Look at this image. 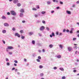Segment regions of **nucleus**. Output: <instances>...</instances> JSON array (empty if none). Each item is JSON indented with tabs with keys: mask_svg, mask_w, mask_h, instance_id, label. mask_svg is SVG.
Masks as SVG:
<instances>
[{
	"mask_svg": "<svg viewBox=\"0 0 79 79\" xmlns=\"http://www.w3.org/2000/svg\"><path fill=\"white\" fill-rule=\"evenodd\" d=\"M15 36H17V37H20V35H19V34L18 33H16L15 34Z\"/></svg>",
	"mask_w": 79,
	"mask_h": 79,
	"instance_id": "3",
	"label": "nucleus"
},
{
	"mask_svg": "<svg viewBox=\"0 0 79 79\" xmlns=\"http://www.w3.org/2000/svg\"><path fill=\"white\" fill-rule=\"evenodd\" d=\"M35 18H37V16H38V15H37V14H35Z\"/></svg>",
	"mask_w": 79,
	"mask_h": 79,
	"instance_id": "34",
	"label": "nucleus"
},
{
	"mask_svg": "<svg viewBox=\"0 0 79 79\" xmlns=\"http://www.w3.org/2000/svg\"><path fill=\"white\" fill-rule=\"evenodd\" d=\"M68 50L70 52V51H71V50H72V48L70 47H69L68 48Z\"/></svg>",
	"mask_w": 79,
	"mask_h": 79,
	"instance_id": "7",
	"label": "nucleus"
},
{
	"mask_svg": "<svg viewBox=\"0 0 79 79\" xmlns=\"http://www.w3.org/2000/svg\"><path fill=\"white\" fill-rule=\"evenodd\" d=\"M36 8L37 9H39L40 8V7H39V5H38L36 6Z\"/></svg>",
	"mask_w": 79,
	"mask_h": 79,
	"instance_id": "20",
	"label": "nucleus"
},
{
	"mask_svg": "<svg viewBox=\"0 0 79 79\" xmlns=\"http://www.w3.org/2000/svg\"><path fill=\"white\" fill-rule=\"evenodd\" d=\"M60 4H63V2L61 1L60 2Z\"/></svg>",
	"mask_w": 79,
	"mask_h": 79,
	"instance_id": "45",
	"label": "nucleus"
},
{
	"mask_svg": "<svg viewBox=\"0 0 79 79\" xmlns=\"http://www.w3.org/2000/svg\"><path fill=\"white\" fill-rule=\"evenodd\" d=\"M12 30H13V31H15V28H13L12 29Z\"/></svg>",
	"mask_w": 79,
	"mask_h": 79,
	"instance_id": "41",
	"label": "nucleus"
},
{
	"mask_svg": "<svg viewBox=\"0 0 79 79\" xmlns=\"http://www.w3.org/2000/svg\"><path fill=\"white\" fill-rule=\"evenodd\" d=\"M14 66H17V64H15V63H14Z\"/></svg>",
	"mask_w": 79,
	"mask_h": 79,
	"instance_id": "49",
	"label": "nucleus"
},
{
	"mask_svg": "<svg viewBox=\"0 0 79 79\" xmlns=\"http://www.w3.org/2000/svg\"><path fill=\"white\" fill-rule=\"evenodd\" d=\"M45 11H42L41 12L42 14H43V15H44L45 13Z\"/></svg>",
	"mask_w": 79,
	"mask_h": 79,
	"instance_id": "24",
	"label": "nucleus"
},
{
	"mask_svg": "<svg viewBox=\"0 0 79 79\" xmlns=\"http://www.w3.org/2000/svg\"><path fill=\"white\" fill-rule=\"evenodd\" d=\"M33 10H34V11H37V9L35 8H32Z\"/></svg>",
	"mask_w": 79,
	"mask_h": 79,
	"instance_id": "16",
	"label": "nucleus"
},
{
	"mask_svg": "<svg viewBox=\"0 0 79 79\" xmlns=\"http://www.w3.org/2000/svg\"><path fill=\"white\" fill-rule=\"evenodd\" d=\"M66 32H69V30H66Z\"/></svg>",
	"mask_w": 79,
	"mask_h": 79,
	"instance_id": "42",
	"label": "nucleus"
},
{
	"mask_svg": "<svg viewBox=\"0 0 79 79\" xmlns=\"http://www.w3.org/2000/svg\"><path fill=\"white\" fill-rule=\"evenodd\" d=\"M17 6H21V3H18L17 5Z\"/></svg>",
	"mask_w": 79,
	"mask_h": 79,
	"instance_id": "17",
	"label": "nucleus"
},
{
	"mask_svg": "<svg viewBox=\"0 0 79 79\" xmlns=\"http://www.w3.org/2000/svg\"><path fill=\"white\" fill-rule=\"evenodd\" d=\"M25 21H24V20H23V21H22V23H25Z\"/></svg>",
	"mask_w": 79,
	"mask_h": 79,
	"instance_id": "47",
	"label": "nucleus"
},
{
	"mask_svg": "<svg viewBox=\"0 0 79 79\" xmlns=\"http://www.w3.org/2000/svg\"><path fill=\"white\" fill-rule=\"evenodd\" d=\"M14 62L15 63H18V61L16 60H14Z\"/></svg>",
	"mask_w": 79,
	"mask_h": 79,
	"instance_id": "30",
	"label": "nucleus"
},
{
	"mask_svg": "<svg viewBox=\"0 0 79 79\" xmlns=\"http://www.w3.org/2000/svg\"><path fill=\"white\" fill-rule=\"evenodd\" d=\"M46 29H47V30H48V31H49L50 30V29L48 27H47Z\"/></svg>",
	"mask_w": 79,
	"mask_h": 79,
	"instance_id": "36",
	"label": "nucleus"
},
{
	"mask_svg": "<svg viewBox=\"0 0 79 79\" xmlns=\"http://www.w3.org/2000/svg\"><path fill=\"white\" fill-rule=\"evenodd\" d=\"M15 68H13L12 69V70H15Z\"/></svg>",
	"mask_w": 79,
	"mask_h": 79,
	"instance_id": "46",
	"label": "nucleus"
},
{
	"mask_svg": "<svg viewBox=\"0 0 79 79\" xmlns=\"http://www.w3.org/2000/svg\"><path fill=\"white\" fill-rule=\"evenodd\" d=\"M67 13L69 15H71V12L68 10H67Z\"/></svg>",
	"mask_w": 79,
	"mask_h": 79,
	"instance_id": "9",
	"label": "nucleus"
},
{
	"mask_svg": "<svg viewBox=\"0 0 79 79\" xmlns=\"http://www.w3.org/2000/svg\"><path fill=\"white\" fill-rule=\"evenodd\" d=\"M77 38H73V40H76Z\"/></svg>",
	"mask_w": 79,
	"mask_h": 79,
	"instance_id": "37",
	"label": "nucleus"
},
{
	"mask_svg": "<svg viewBox=\"0 0 79 79\" xmlns=\"http://www.w3.org/2000/svg\"><path fill=\"white\" fill-rule=\"evenodd\" d=\"M77 33H79V30H78L77 31Z\"/></svg>",
	"mask_w": 79,
	"mask_h": 79,
	"instance_id": "61",
	"label": "nucleus"
},
{
	"mask_svg": "<svg viewBox=\"0 0 79 79\" xmlns=\"http://www.w3.org/2000/svg\"><path fill=\"white\" fill-rule=\"evenodd\" d=\"M77 71L76 70H73L74 73H76Z\"/></svg>",
	"mask_w": 79,
	"mask_h": 79,
	"instance_id": "38",
	"label": "nucleus"
},
{
	"mask_svg": "<svg viewBox=\"0 0 79 79\" xmlns=\"http://www.w3.org/2000/svg\"><path fill=\"white\" fill-rule=\"evenodd\" d=\"M53 69H57V67H55L53 68Z\"/></svg>",
	"mask_w": 79,
	"mask_h": 79,
	"instance_id": "35",
	"label": "nucleus"
},
{
	"mask_svg": "<svg viewBox=\"0 0 79 79\" xmlns=\"http://www.w3.org/2000/svg\"><path fill=\"white\" fill-rule=\"evenodd\" d=\"M7 15H10V13L9 12H7Z\"/></svg>",
	"mask_w": 79,
	"mask_h": 79,
	"instance_id": "40",
	"label": "nucleus"
},
{
	"mask_svg": "<svg viewBox=\"0 0 79 79\" xmlns=\"http://www.w3.org/2000/svg\"><path fill=\"white\" fill-rule=\"evenodd\" d=\"M38 59L40 60V59H41V57H40V56H38Z\"/></svg>",
	"mask_w": 79,
	"mask_h": 79,
	"instance_id": "31",
	"label": "nucleus"
},
{
	"mask_svg": "<svg viewBox=\"0 0 79 79\" xmlns=\"http://www.w3.org/2000/svg\"><path fill=\"white\" fill-rule=\"evenodd\" d=\"M60 8V7H56V9H58Z\"/></svg>",
	"mask_w": 79,
	"mask_h": 79,
	"instance_id": "53",
	"label": "nucleus"
},
{
	"mask_svg": "<svg viewBox=\"0 0 79 79\" xmlns=\"http://www.w3.org/2000/svg\"><path fill=\"white\" fill-rule=\"evenodd\" d=\"M59 46L61 48H63V46L61 44Z\"/></svg>",
	"mask_w": 79,
	"mask_h": 79,
	"instance_id": "28",
	"label": "nucleus"
},
{
	"mask_svg": "<svg viewBox=\"0 0 79 79\" xmlns=\"http://www.w3.org/2000/svg\"><path fill=\"white\" fill-rule=\"evenodd\" d=\"M40 31H43L44 29H45V27L44 26H41L40 28Z\"/></svg>",
	"mask_w": 79,
	"mask_h": 79,
	"instance_id": "2",
	"label": "nucleus"
},
{
	"mask_svg": "<svg viewBox=\"0 0 79 79\" xmlns=\"http://www.w3.org/2000/svg\"><path fill=\"white\" fill-rule=\"evenodd\" d=\"M2 19H6V17L5 16H3L2 17Z\"/></svg>",
	"mask_w": 79,
	"mask_h": 79,
	"instance_id": "15",
	"label": "nucleus"
},
{
	"mask_svg": "<svg viewBox=\"0 0 79 79\" xmlns=\"http://www.w3.org/2000/svg\"><path fill=\"white\" fill-rule=\"evenodd\" d=\"M42 23H43L44 24H45V21H44V20H43L42 21Z\"/></svg>",
	"mask_w": 79,
	"mask_h": 79,
	"instance_id": "32",
	"label": "nucleus"
},
{
	"mask_svg": "<svg viewBox=\"0 0 79 79\" xmlns=\"http://www.w3.org/2000/svg\"><path fill=\"white\" fill-rule=\"evenodd\" d=\"M9 53L10 55H11V54H12V53L10 52H9Z\"/></svg>",
	"mask_w": 79,
	"mask_h": 79,
	"instance_id": "54",
	"label": "nucleus"
},
{
	"mask_svg": "<svg viewBox=\"0 0 79 79\" xmlns=\"http://www.w3.org/2000/svg\"><path fill=\"white\" fill-rule=\"evenodd\" d=\"M73 48H74L75 50L77 49V46H75L73 47Z\"/></svg>",
	"mask_w": 79,
	"mask_h": 79,
	"instance_id": "21",
	"label": "nucleus"
},
{
	"mask_svg": "<svg viewBox=\"0 0 79 79\" xmlns=\"http://www.w3.org/2000/svg\"><path fill=\"white\" fill-rule=\"evenodd\" d=\"M66 31V30H65V29H64L63 30V32H65Z\"/></svg>",
	"mask_w": 79,
	"mask_h": 79,
	"instance_id": "56",
	"label": "nucleus"
},
{
	"mask_svg": "<svg viewBox=\"0 0 79 79\" xmlns=\"http://www.w3.org/2000/svg\"><path fill=\"white\" fill-rule=\"evenodd\" d=\"M50 2H48V4H50Z\"/></svg>",
	"mask_w": 79,
	"mask_h": 79,
	"instance_id": "58",
	"label": "nucleus"
},
{
	"mask_svg": "<svg viewBox=\"0 0 79 79\" xmlns=\"http://www.w3.org/2000/svg\"><path fill=\"white\" fill-rule=\"evenodd\" d=\"M59 35H62V33H60L59 34Z\"/></svg>",
	"mask_w": 79,
	"mask_h": 79,
	"instance_id": "52",
	"label": "nucleus"
},
{
	"mask_svg": "<svg viewBox=\"0 0 79 79\" xmlns=\"http://www.w3.org/2000/svg\"><path fill=\"white\" fill-rule=\"evenodd\" d=\"M77 4H78V3H79V1H78L77 2Z\"/></svg>",
	"mask_w": 79,
	"mask_h": 79,
	"instance_id": "50",
	"label": "nucleus"
},
{
	"mask_svg": "<svg viewBox=\"0 0 79 79\" xmlns=\"http://www.w3.org/2000/svg\"><path fill=\"white\" fill-rule=\"evenodd\" d=\"M70 33L71 34V33H73V31H70Z\"/></svg>",
	"mask_w": 79,
	"mask_h": 79,
	"instance_id": "59",
	"label": "nucleus"
},
{
	"mask_svg": "<svg viewBox=\"0 0 79 79\" xmlns=\"http://www.w3.org/2000/svg\"><path fill=\"white\" fill-rule=\"evenodd\" d=\"M36 60L37 61H38V62H40V60H39V59H37Z\"/></svg>",
	"mask_w": 79,
	"mask_h": 79,
	"instance_id": "27",
	"label": "nucleus"
},
{
	"mask_svg": "<svg viewBox=\"0 0 79 79\" xmlns=\"http://www.w3.org/2000/svg\"><path fill=\"white\" fill-rule=\"evenodd\" d=\"M25 37L24 36H22L21 37V38L22 39H24L25 38Z\"/></svg>",
	"mask_w": 79,
	"mask_h": 79,
	"instance_id": "33",
	"label": "nucleus"
},
{
	"mask_svg": "<svg viewBox=\"0 0 79 79\" xmlns=\"http://www.w3.org/2000/svg\"><path fill=\"white\" fill-rule=\"evenodd\" d=\"M52 36H55V33H54V32H52V35H50V37H52Z\"/></svg>",
	"mask_w": 79,
	"mask_h": 79,
	"instance_id": "5",
	"label": "nucleus"
},
{
	"mask_svg": "<svg viewBox=\"0 0 79 79\" xmlns=\"http://www.w3.org/2000/svg\"><path fill=\"white\" fill-rule=\"evenodd\" d=\"M21 17V18H22V17H23V13H21L19 15Z\"/></svg>",
	"mask_w": 79,
	"mask_h": 79,
	"instance_id": "10",
	"label": "nucleus"
},
{
	"mask_svg": "<svg viewBox=\"0 0 79 79\" xmlns=\"http://www.w3.org/2000/svg\"><path fill=\"white\" fill-rule=\"evenodd\" d=\"M43 52H45V50L44 49H43Z\"/></svg>",
	"mask_w": 79,
	"mask_h": 79,
	"instance_id": "60",
	"label": "nucleus"
},
{
	"mask_svg": "<svg viewBox=\"0 0 79 79\" xmlns=\"http://www.w3.org/2000/svg\"><path fill=\"white\" fill-rule=\"evenodd\" d=\"M40 76H41V77H42V76H44V74L43 73H41L40 74Z\"/></svg>",
	"mask_w": 79,
	"mask_h": 79,
	"instance_id": "25",
	"label": "nucleus"
},
{
	"mask_svg": "<svg viewBox=\"0 0 79 79\" xmlns=\"http://www.w3.org/2000/svg\"><path fill=\"white\" fill-rule=\"evenodd\" d=\"M6 61H9V60H8V59L7 58L6 59Z\"/></svg>",
	"mask_w": 79,
	"mask_h": 79,
	"instance_id": "39",
	"label": "nucleus"
},
{
	"mask_svg": "<svg viewBox=\"0 0 79 79\" xmlns=\"http://www.w3.org/2000/svg\"><path fill=\"white\" fill-rule=\"evenodd\" d=\"M77 51H76L75 52V54H77Z\"/></svg>",
	"mask_w": 79,
	"mask_h": 79,
	"instance_id": "51",
	"label": "nucleus"
},
{
	"mask_svg": "<svg viewBox=\"0 0 79 79\" xmlns=\"http://www.w3.org/2000/svg\"><path fill=\"white\" fill-rule=\"evenodd\" d=\"M59 69L60 70H61V71H64V69L63 68H60Z\"/></svg>",
	"mask_w": 79,
	"mask_h": 79,
	"instance_id": "14",
	"label": "nucleus"
},
{
	"mask_svg": "<svg viewBox=\"0 0 79 79\" xmlns=\"http://www.w3.org/2000/svg\"><path fill=\"white\" fill-rule=\"evenodd\" d=\"M77 24H78V25H79V22L77 23Z\"/></svg>",
	"mask_w": 79,
	"mask_h": 79,
	"instance_id": "64",
	"label": "nucleus"
},
{
	"mask_svg": "<svg viewBox=\"0 0 79 79\" xmlns=\"http://www.w3.org/2000/svg\"><path fill=\"white\" fill-rule=\"evenodd\" d=\"M2 32L3 34H5V33H6V30H2Z\"/></svg>",
	"mask_w": 79,
	"mask_h": 79,
	"instance_id": "11",
	"label": "nucleus"
},
{
	"mask_svg": "<svg viewBox=\"0 0 79 79\" xmlns=\"http://www.w3.org/2000/svg\"><path fill=\"white\" fill-rule=\"evenodd\" d=\"M24 10L23 9H22L20 10V12H21V13H24Z\"/></svg>",
	"mask_w": 79,
	"mask_h": 79,
	"instance_id": "12",
	"label": "nucleus"
},
{
	"mask_svg": "<svg viewBox=\"0 0 79 79\" xmlns=\"http://www.w3.org/2000/svg\"><path fill=\"white\" fill-rule=\"evenodd\" d=\"M32 34H33V33H32V32H29L30 35H32Z\"/></svg>",
	"mask_w": 79,
	"mask_h": 79,
	"instance_id": "19",
	"label": "nucleus"
},
{
	"mask_svg": "<svg viewBox=\"0 0 79 79\" xmlns=\"http://www.w3.org/2000/svg\"><path fill=\"white\" fill-rule=\"evenodd\" d=\"M72 7H75V5H73V6H72Z\"/></svg>",
	"mask_w": 79,
	"mask_h": 79,
	"instance_id": "57",
	"label": "nucleus"
},
{
	"mask_svg": "<svg viewBox=\"0 0 79 79\" xmlns=\"http://www.w3.org/2000/svg\"><path fill=\"white\" fill-rule=\"evenodd\" d=\"M39 68L40 69H42L43 68V66L42 65H40L39 66Z\"/></svg>",
	"mask_w": 79,
	"mask_h": 79,
	"instance_id": "22",
	"label": "nucleus"
},
{
	"mask_svg": "<svg viewBox=\"0 0 79 79\" xmlns=\"http://www.w3.org/2000/svg\"><path fill=\"white\" fill-rule=\"evenodd\" d=\"M7 49L11 50V49H13V48L12 46H8Z\"/></svg>",
	"mask_w": 79,
	"mask_h": 79,
	"instance_id": "4",
	"label": "nucleus"
},
{
	"mask_svg": "<svg viewBox=\"0 0 79 79\" xmlns=\"http://www.w3.org/2000/svg\"><path fill=\"white\" fill-rule=\"evenodd\" d=\"M56 34L57 35H58V32H57L56 33Z\"/></svg>",
	"mask_w": 79,
	"mask_h": 79,
	"instance_id": "63",
	"label": "nucleus"
},
{
	"mask_svg": "<svg viewBox=\"0 0 79 79\" xmlns=\"http://www.w3.org/2000/svg\"><path fill=\"white\" fill-rule=\"evenodd\" d=\"M8 48H6V51H7V52H8Z\"/></svg>",
	"mask_w": 79,
	"mask_h": 79,
	"instance_id": "55",
	"label": "nucleus"
},
{
	"mask_svg": "<svg viewBox=\"0 0 79 79\" xmlns=\"http://www.w3.org/2000/svg\"><path fill=\"white\" fill-rule=\"evenodd\" d=\"M49 47L50 48H52L53 47V45L52 44H50L49 45Z\"/></svg>",
	"mask_w": 79,
	"mask_h": 79,
	"instance_id": "13",
	"label": "nucleus"
},
{
	"mask_svg": "<svg viewBox=\"0 0 79 79\" xmlns=\"http://www.w3.org/2000/svg\"><path fill=\"white\" fill-rule=\"evenodd\" d=\"M51 13H54V10H52V11H51Z\"/></svg>",
	"mask_w": 79,
	"mask_h": 79,
	"instance_id": "44",
	"label": "nucleus"
},
{
	"mask_svg": "<svg viewBox=\"0 0 79 79\" xmlns=\"http://www.w3.org/2000/svg\"><path fill=\"white\" fill-rule=\"evenodd\" d=\"M32 43L33 45H34L35 44V41L34 40H33L32 42Z\"/></svg>",
	"mask_w": 79,
	"mask_h": 79,
	"instance_id": "18",
	"label": "nucleus"
},
{
	"mask_svg": "<svg viewBox=\"0 0 79 79\" xmlns=\"http://www.w3.org/2000/svg\"><path fill=\"white\" fill-rule=\"evenodd\" d=\"M10 14L12 15H13V16H16V13L14 10H11L10 11Z\"/></svg>",
	"mask_w": 79,
	"mask_h": 79,
	"instance_id": "1",
	"label": "nucleus"
},
{
	"mask_svg": "<svg viewBox=\"0 0 79 79\" xmlns=\"http://www.w3.org/2000/svg\"><path fill=\"white\" fill-rule=\"evenodd\" d=\"M20 32L21 34H23V30H20Z\"/></svg>",
	"mask_w": 79,
	"mask_h": 79,
	"instance_id": "26",
	"label": "nucleus"
},
{
	"mask_svg": "<svg viewBox=\"0 0 79 79\" xmlns=\"http://www.w3.org/2000/svg\"><path fill=\"white\" fill-rule=\"evenodd\" d=\"M57 57L58 58H60L61 57V55H59V56H58Z\"/></svg>",
	"mask_w": 79,
	"mask_h": 79,
	"instance_id": "23",
	"label": "nucleus"
},
{
	"mask_svg": "<svg viewBox=\"0 0 79 79\" xmlns=\"http://www.w3.org/2000/svg\"><path fill=\"white\" fill-rule=\"evenodd\" d=\"M24 61H25V62H26V61H27L26 59H24Z\"/></svg>",
	"mask_w": 79,
	"mask_h": 79,
	"instance_id": "48",
	"label": "nucleus"
},
{
	"mask_svg": "<svg viewBox=\"0 0 79 79\" xmlns=\"http://www.w3.org/2000/svg\"><path fill=\"white\" fill-rule=\"evenodd\" d=\"M6 64L7 65V66H10V63L9 62L7 63Z\"/></svg>",
	"mask_w": 79,
	"mask_h": 79,
	"instance_id": "29",
	"label": "nucleus"
},
{
	"mask_svg": "<svg viewBox=\"0 0 79 79\" xmlns=\"http://www.w3.org/2000/svg\"><path fill=\"white\" fill-rule=\"evenodd\" d=\"M18 2V0H14L13 3H17Z\"/></svg>",
	"mask_w": 79,
	"mask_h": 79,
	"instance_id": "8",
	"label": "nucleus"
},
{
	"mask_svg": "<svg viewBox=\"0 0 79 79\" xmlns=\"http://www.w3.org/2000/svg\"><path fill=\"white\" fill-rule=\"evenodd\" d=\"M74 45L75 46H76V45H77V44H74Z\"/></svg>",
	"mask_w": 79,
	"mask_h": 79,
	"instance_id": "62",
	"label": "nucleus"
},
{
	"mask_svg": "<svg viewBox=\"0 0 79 79\" xmlns=\"http://www.w3.org/2000/svg\"><path fill=\"white\" fill-rule=\"evenodd\" d=\"M3 42V43L4 44H5V41L3 40H2Z\"/></svg>",
	"mask_w": 79,
	"mask_h": 79,
	"instance_id": "43",
	"label": "nucleus"
},
{
	"mask_svg": "<svg viewBox=\"0 0 79 79\" xmlns=\"http://www.w3.org/2000/svg\"><path fill=\"white\" fill-rule=\"evenodd\" d=\"M4 25L5 26H6V27L9 26V24H8V23H4Z\"/></svg>",
	"mask_w": 79,
	"mask_h": 79,
	"instance_id": "6",
	"label": "nucleus"
}]
</instances>
